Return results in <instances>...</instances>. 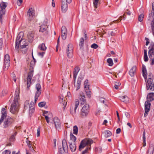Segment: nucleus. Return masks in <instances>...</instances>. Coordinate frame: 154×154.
Returning a JSON list of instances; mask_svg holds the SVG:
<instances>
[{
	"instance_id": "obj_51",
	"label": "nucleus",
	"mask_w": 154,
	"mask_h": 154,
	"mask_svg": "<svg viewBox=\"0 0 154 154\" xmlns=\"http://www.w3.org/2000/svg\"><path fill=\"white\" fill-rule=\"evenodd\" d=\"M88 80L87 79L85 81L84 85L85 88H88V87H89V85L88 84Z\"/></svg>"
},
{
	"instance_id": "obj_32",
	"label": "nucleus",
	"mask_w": 154,
	"mask_h": 154,
	"mask_svg": "<svg viewBox=\"0 0 154 154\" xmlns=\"http://www.w3.org/2000/svg\"><path fill=\"white\" fill-rule=\"evenodd\" d=\"M84 39L82 37L79 40V45L80 47V49L82 50L83 49L84 45Z\"/></svg>"
},
{
	"instance_id": "obj_17",
	"label": "nucleus",
	"mask_w": 154,
	"mask_h": 154,
	"mask_svg": "<svg viewBox=\"0 0 154 154\" xmlns=\"http://www.w3.org/2000/svg\"><path fill=\"white\" fill-rule=\"evenodd\" d=\"M67 29L66 27L63 26L61 28L62 38V39L65 40L66 39L67 35Z\"/></svg>"
},
{
	"instance_id": "obj_27",
	"label": "nucleus",
	"mask_w": 154,
	"mask_h": 154,
	"mask_svg": "<svg viewBox=\"0 0 154 154\" xmlns=\"http://www.w3.org/2000/svg\"><path fill=\"white\" fill-rule=\"evenodd\" d=\"M120 100L125 103H127L129 102V99L128 97L126 95L122 96L119 97Z\"/></svg>"
},
{
	"instance_id": "obj_34",
	"label": "nucleus",
	"mask_w": 154,
	"mask_h": 154,
	"mask_svg": "<svg viewBox=\"0 0 154 154\" xmlns=\"http://www.w3.org/2000/svg\"><path fill=\"white\" fill-rule=\"evenodd\" d=\"M152 13H150L149 15V20L153 17V16L154 15V2L152 3Z\"/></svg>"
},
{
	"instance_id": "obj_21",
	"label": "nucleus",
	"mask_w": 154,
	"mask_h": 154,
	"mask_svg": "<svg viewBox=\"0 0 154 154\" xmlns=\"http://www.w3.org/2000/svg\"><path fill=\"white\" fill-rule=\"evenodd\" d=\"M35 88L37 90V91L35 94L38 96H40L41 93L42 89L41 87L39 84H37L35 85Z\"/></svg>"
},
{
	"instance_id": "obj_48",
	"label": "nucleus",
	"mask_w": 154,
	"mask_h": 154,
	"mask_svg": "<svg viewBox=\"0 0 154 154\" xmlns=\"http://www.w3.org/2000/svg\"><path fill=\"white\" fill-rule=\"evenodd\" d=\"M144 17V15L143 14H140L138 17V20L139 21L141 22L143 21V18Z\"/></svg>"
},
{
	"instance_id": "obj_41",
	"label": "nucleus",
	"mask_w": 154,
	"mask_h": 154,
	"mask_svg": "<svg viewBox=\"0 0 154 154\" xmlns=\"http://www.w3.org/2000/svg\"><path fill=\"white\" fill-rule=\"evenodd\" d=\"M147 51L146 50H145L144 51V61L145 62L148 61V58L147 55Z\"/></svg>"
},
{
	"instance_id": "obj_14",
	"label": "nucleus",
	"mask_w": 154,
	"mask_h": 154,
	"mask_svg": "<svg viewBox=\"0 0 154 154\" xmlns=\"http://www.w3.org/2000/svg\"><path fill=\"white\" fill-rule=\"evenodd\" d=\"M35 111L34 104L33 102H31L29 105V115L31 116Z\"/></svg>"
},
{
	"instance_id": "obj_18",
	"label": "nucleus",
	"mask_w": 154,
	"mask_h": 154,
	"mask_svg": "<svg viewBox=\"0 0 154 154\" xmlns=\"http://www.w3.org/2000/svg\"><path fill=\"white\" fill-rule=\"evenodd\" d=\"M53 120L54 122L56 128L57 129H60V123L59 119L57 117H55L54 118Z\"/></svg>"
},
{
	"instance_id": "obj_59",
	"label": "nucleus",
	"mask_w": 154,
	"mask_h": 154,
	"mask_svg": "<svg viewBox=\"0 0 154 154\" xmlns=\"http://www.w3.org/2000/svg\"><path fill=\"white\" fill-rule=\"evenodd\" d=\"M40 128H38L37 130V136L38 137L40 136Z\"/></svg>"
},
{
	"instance_id": "obj_31",
	"label": "nucleus",
	"mask_w": 154,
	"mask_h": 154,
	"mask_svg": "<svg viewBox=\"0 0 154 154\" xmlns=\"http://www.w3.org/2000/svg\"><path fill=\"white\" fill-rule=\"evenodd\" d=\"M1 112L2 115L1 118H2V119L3 118L4 119L6 117L7 115V112L6 109L4 108H2Z\"/></svg>"
},
{
	"instance_id": "obj_63",
	"label": "nucleus",
	"mask_w": 154,
	"mask_h": 154,
	"mask_svg": "<svg viewBox=\"0 0 154 154\" xmlns=\"http://www.w3.org/2000/svg\"><path fill=\"white\" fill-rule=\"evenodd\" d=\"M100 102L103 103H104L105 102V99L103 97H101L100 99Z\"/></svg>"
},
{
	"instance_id": "obj_53",
	"label": "nucleus",
	"mask_w": 154,
	"mask_h": 154,
	"mask_svg": "<svg viewBox=\"0 0 154 154\" xmlns=\"http://www.w3.org/2000/svg\"><path fill=\"white\" fill-rule=\"evenodd\" d=\"M98 47V46L95 43H94L91 46V47L94 49H96Z\"/></svg>"
},
{
	"instance_id": "obj_13",
	"label": "nucleus",
	"mask_w": 154,
	"mask_h": 154,
	"mask_svg": "<svg viewBox=\"0 0 154 154\" xmlns=\"http://www.w3.org/2000/svg\"><path fill=\"white\" fill-rule=\"evenodd\" d=\"M13 122V119L12 118H10L6 119L4 121L3 125V128H8L11 125Z\"/></svg>"
},
{
	"instance_id": "obj_43",
	"label": "nucleus",
	"mask_w": 154,
	"mask_h": 154,
	"mask_svg": "<svg viewBox=\"0 0 154 154\" xmlns=\"http://www.w3.org/2000/svg\"><path fill=\"white\" fill-rule=\"evenodd\" d=\"M70 136L71 140L73 141L74 143H75L76 140V137L72 133H70Z\"/></svg>"
},
{
	"instance_id": "obj_38",
	"label": "nucleus",
	"mask_w": 154,
	"mask_h": 154,
	"mask_svg": "<svg viewBox=\"0 0 154 154\" xmlns=\"http://www.w3.org/2000/svg\"><path fill=\"white\" fill-rule=\"evenodd\" d=\"M151 25L152 33L154 36V18L151 21Z\"/></svg>"
},
{
	"instance_id": "obj_10",
	"label": "nucleus",
	"mask_w": 154,
	"mask_h": 154,
	"mask_svg": "<svg viewBox=\"0 0 154 154\" xmlns=\"http://www.w3.org/2000/svg\"><path fill=\"white\" fill-rule=\"evenodd\" d=\"M33 74V70H31L28 75L27 82V89H29L31 84V82Z\"/></svg>"
},
{
	"instance_id": "obj_44",
	"label": "nucleus",
	"mask_w": 154,
	"mask_h": 154,
	"mask_svg": "<svg viewBox=\"0 0 154 154\" xmlns=\"http://www.w3.org/2000/svg\"><path fill=\"white\" fill-rule=\"evenodd\" d=\"M107 62L109 64L108 65L110 66H112L113 64L112 60L111 58L108 59L107 60Z\"/></svg>"
},
{
	"instance_id": "obj_39",
	"label": "nucleus",
	"mask_w": 154,
	"mask_h": 154,
	"mask_svg": "<svg viewBox=\"0 0 154 154\" xmlns=\"http://www.w3.org/2000/svg\"><path fill=\"white\" fill-rule=\"evenodd\" d=\"M39 48L41 50H45L46 49V48L45 47V44L44 43H42L41 45L39 46Z\"/></svg>"
},
{
	"instance_id": "obj_60",
	"label": "nucleus",
	"mask_w": 154,
	"mask_h": 154,
	"mask_svg": "<svg viewBox=\"0 0 154 154\" xmlns=\"http://www.w3.org/2000/svg\"><path fill=\"white\" fill-rule=\"evenodd\" d=\"M22 2L23 0H18L17 1V4L19 6L21 5Z\"/></svg>"
},
{
	"instance_id": "obj_5",
	"label": "nucleus",
	"mask_w": 154,
	"mask_h": 154,
	"mask_svg": "<svg viewBox=\"0 0 154 154\" xmlns=\"http://www.w3.org/2000/svg\"><path fill=\"white\" fill-rule=\"evenodd\" d=\"M90 110L89 106L88 104H85L82 107L81 112V116L82 118L86 117L88 114Z\"/></svg>"
},
{
	"instance_id": "obj_52",
	"label": "nucleus",
	"mask_w": 154,
	"mask_h": 154,
	"mask_svg": "<svg viewBox=\"0 0 154 154\" xmlns=\"http://www.w3.org/2000/svg\"><path fill=\"white\" fill-rule=\"evenodd\" d=\"M117 32V30L115 29H114L112 31L110 32V35L111 36H114L116 35V33Z\"/></svg>"
},
{
	"instance_id": "obj_19",
	"label": "nucleus",
	"mask_w": 154,
	"mask_h": 154,
	"mask_svg": "<svg viewBox=\"0 0 154 154\" xmlns=\"http://www.w3.org/2000/svg\"><path fill=\"white\" fill-rule=\"evenodd\" d=\"M9 58L10 57L8 54H7L5 55L4 60L5 66V67L8 68L10 66V60Z\"/></svg>"
},
{
	"instance_id": "obj_46",
	"label": "nucleus",
	"mask_w": 154,
	"mask_h": 154,
	"mask_svg": "<svg viewBox=\"0 0 154 154\" xmlns=\"http://www.w3.org/2000/svg\"><path fill=\"white\" fill-rule=\"evenodd\" d=\"M102 151V148L100 147L96 148L95 149V151L96 153H100Z\"/></svg>"
},
{
	"instance_id": "obj_45",
	"label": "nucleus",
	"mask_w": 154,
	"mask_h": 154,
	"mask_svg": "<svg viewBox=\"0 0 154 154\" xmlns=\"http://www.w3.org/2000/svg\"><path fill=\"white\" fill-rule=\"evenodd\" d=\"M99 0H93V5L94 8H97V6L99 5Z\"/></svg>"
},
{
	"instance_id": "obj_36",
	"label": "nucleus",
	"mask_w": 154,
	"mask_h": 154,
	"mask_svg": "<svg viewBox=\"0 0 154 154\" xmlns=\"http://www.w3.org/2000/svg\"><path fill=\"white\" fill-rule=\"evenodd\" d=\"M79 98L80 100L83 102V104L85 103H86L85 97L83 94H82L80 95Z\"/></svg>"
},
{
	"instance_id": "obj_42",
	"label": "nucleus",
	"mask_w": 154,
	"mask_h": 154,
	"mask_svg": "<svg viewBox=\"0 0 154 154\" xmlns=\"http://www.w3.org/2000/svg\"><path fill=\"white\" fill-rule=\"evenodd\" d=\"M89 87L88 88H85V91L86 92L87 95L88 96L90 97L91 96V92L90 91V90L89 89Z\"/></svg>"
},
{
	"instance_id": "obj_61",
	"label": "nucleus",
	"mask_w": 154,
	"mask_h": 154,
	"mask_svg": "<svg viewBox=\"0 0 154 154\" xmlns=\"http://www.w3.org/2000/svg\"><path fill=\"white\" fill-rule=\"evenodd\" d=\"M15 139V136L14 135H12L11 136L10 138V140L11 141H14Z\"/></svg>"
},
{
	"instance_id": "obj_12",
	"label": "nucleus",
	"mask_w": 154,
	"mask_h": 154,
	"mask_svg": "<svg viewBox=\"0 0 154 154\" xmlns=\"http://www.w3.org/2000/svg\"><path fill=\"white\" fill-rule=\"evenodd\" d=\"M35 13L34 9L31 8L29 9L27 12V15L29 17L30 20H32L35 17Z\"/></svg>"
},
{
	"instance_id": "obj_9",
	"label": "nucleus",
	"mask_w": 154,
	"mask_h": 154,
	"mask_svg": "<svg viewBox=\"0 0 154 154\" xmlns=\"http://www.w3.org/2000/svg\"><path fill=\"white\" fill-rule=\"evenodd\" d=\"M67 56L69 58H71L72 57L73 47L72 44H69L66 50Z\"/></svg>"
},
{
	"instance_id": "obj_55",
	"label": "nucleus",
	"mask_w": 154,
	"mask_h": 154,
	"mask_svg": "<svg viewBox=\"0 0 154 154\" xmlns=\"http://www.w3.org/2000/svg\"><path fill=\"white\" fill-rule=\"evenodd\" d=\"M146 132L145 130L143 131V140H146V136H145Z\"/></svg>"
},
{
	"instance_id": "obj_40",
	"label": "nucleus",
	"mask_w": 154,
	"mask_h": 154,
	"mask_svg": "<svg viewBox=\"0 0 154 154\" xmlns=\"http://www.w3.org/2000/svg\"><path fill=\"white\" fill-rule=\"evenodd\" d=\"M78 128L76 125L74 126L73 129V133L75 135H77L78 132Z\"/></svg>"
},
{
	"instance_id": "obj_23",
	"label": "nucleus",
	"mask_w": 154,
	"mask_h": 154,
	"mask_svg": "<svg viewBox=\"0 0 154 154\" xmlns=\"http://www.w3.org/2000/svg\"><path fill=\"white\" fill-rule=\"evenodd\" d=\"M154 151V145L152 143L150 144L148 150L147 151V154H153Z\"/></svg>"
},
{
	"instance_id": "obj_16",
	"label": "nucleus",
	"mask_w": 154,
	"mask_h": 154,
	"mask_svg": "<svg viewBox=\"0 0 154 154\" xmlns=\"http://www.w3.org/2000/svg\"><path fill=\"white\" fill-rule=\"evenodd\" d=\"M74 104V108L72 106L70 108V112L72 114L75 113L76 109L79 105V102L78 100H76Z\"/></svg>"
},
{
	"instance_id": "obj_30",
	"label": "nucleus",
	"mask_w": 154,
	"mask_h": 154,
	"mask_svg": "<svg viewBox=\"0 0 154 154\" xmlns=\"http://www.w3.org/2000/svg\"><path fill=\"white\" fill-rule=\"evenodd\" d=\"M69 147L71 151L72 152L75 151L76 149V147L75 143H74L73 144H72L69 143Z\"/></svg>"
},
{
	"instance_id": "obj_47",
	"label": "nucleus",
	"mask_w": 154,
	"mask_h": 154,
	"mask_svg": "<svg viewBox=\"0 0 154 154\" xmlns=\"http://www.w3.org/2000/svg\"><path fill=\"white\" fill-rule=\"evenodd\" d=\"M91 149V147L88 146L83 151L81 154H85L86 153L88 152V151Z\"/></svg>"
},
{
	"instance_id": "obj_35",
	"label": "nucleus",
	"mask_w": 154,
	"mask_h": 154,
	"mask_svg": "<svg viewBox=\"0 0 154 154\" xmlns=\"http://www.w3.org/2000/svg\"><path fill=\"white\" fill-rule=\"evenodd\" d=\"M62 145L63 149L64 151H65V148L68 147V146L66 140L65 139H63L62 141Z\"/></svg>"
},
{
	"instance_id": "obj_22",
	"label": "nucleus",
	"mask_w": 154,
	"mask_h": 154,
	"mask_svg": "<svg viewBox=\"0 0 154 154\" xmlns=\"http://www.w3.org/2000/svg\"><path fill=\"white\" fill-rule=\"evenodd\" d=\"M82 80L81 78L79 77L77 81L76 84L75 83V82H74V86L76 88V91L78 90L80 88L81 83Z\"/></svg>"
},
{
	"instance_id": "obj_57",
	"label": "nucleus",
	"mask_w": 154,
	"mask_h": 154,
	"mask_svg": "<svg viewBox=\"0 0 154 154\" xmlns=\"http://www.w3.org/2000/svg\"><path fill=\"white\" fill-rule=\"evenodd\" d=\"M39 96H38L37 95H36V94H35V100H34V104L36 103L37 100L38 99V97Z\"/></svg>"
},
{
	"instance_id": "obj_15",
	"label": "nucleus",
	"mask_w": 154,
	"mask_h": 154,
	"mask_svg": "<svg viewBox=\"0 0 154 154\" xmlns=\"http://www.w3.org/2000/svg\"><path fill=\"white\" fill-rule=\"evenodd\" d=\"M62 11L63 13H65L68 10L67 3L65 1V0L62 1L61 4Z\"/></svg>"
},
{
	"instance_id": "obj_20",
	"label": "nucleus",
	"mask_w": 154,
	"mask_h": 154,
	"mask_svg": "<svg viewBox=\"0 0 154 154\" xmlns=\"http://www.w3.org/2000/svg\"><path fill=\"white\" fill-rule=\"evenodd\" d=\"M23 33L22 32H20L18 34L16 40V46L17 45V48H18V47L17 46V45L19 42L21 40H23L24 38H23Z\"/></svg>"
},
{
	"instance_id": "obj_8",
	"label": "nucleus",
	"mask_w": 154,
	"mask_h": 154,
	"mask_svg": "<svg viewBox=\"0 0 154 154\" xmlns=\"http://www.w3.org/2000/svg\"><path fill=\"white\" fill-rule=\"evenodd\" d=\"M47 20H46L43 22L42 24L40 26L39 32H44L45 34H48V31L47 29L48 28V27L47 26Z\"/></svg>"
},
{
	"instance_id": "obj_50",
	"label": "nucleus",
	"mask_w": 154,
	"mask_h": 154,
	"mask_svg": "<svg viewBox=\"0 0 154 154\" xmlns=\"http://www.w3.org/2000/svg\"><path fill=\"white\" fill-rule=\"evenodd\" d=\"M46 102H42L38 104V106L40 107H42L44 106Z\"/></svg>"
},
{
	"instance_id": "obj_54",
	"label": "nucleus",
	"mask_w": 154,
	"mask_h": 154,
	"mask_svg": "<svg viewBox=\"0 0 154 154\" xmlns=\"http://www.w3.org/2000/svg\"><path fill=\"white\" fill-rule=\"evenodd\" d=\"M10 153L11 152L7 150H6L2 153V154H10Z\"/></svg>"
},
{
	"instance_id": "obj_25",
	"label": "nucleus",
	"mask_w": 154,
	"mask_h": 154,
	"mask_svg": "<svg viewBox=\"0 0 154 154\" xmlns=\"http://www.w3.org/2000/svg\"><path fill=\"white\" fill-rule=\"evenodd\" d=\"M34 33L33 32H28L27 36L30 42H31L34 39Z\"/></svg>"
},
{
	"instance_id": "obj_2",
	"label": "nucleus",
	"mask_w": 154,
	"mask_h": 154,
	"mask_svg": "<svg viewBox=\"0 0 154 154\" xmlns=\"http://www.w3.org/2000/svg\"><path fill=\"white\" fill-rule=\"evenodd\" d=\"M26 40L23 39V40L19 42L17 45V46L18 48H17V45L16 46V43H15V50L17 52H19V46L20 45V49L21 51L23 53H25L27 51L28 48L27 47L28 46V44L26 42Z\"/></svg>"
},
{
	"instance_id": "obj_28",
	"label": "nucleus",
	"mask_w": 154,
	"mask_h": 154,
	"mask_svg": "<svg viewBox=\"0 0 154 154\" xmlns=\"http://www.w3.org/2000/svg\"><path fill=\"white\" fill-rule=\"evenodd\" d=\"M79 70V68L78 67H76L74 69L73 72V78L75 82V81L77 75Z\"/></svg>"
},
{
	"instance_id": "obj_3",
	"label": "nucleus",
	"mask_w": 154,
	"mask_h": 154,
	"mask_svg": "<svg viewBox=\"0 0 154 154\" xmlns=\"http://www.w3.org/2000/svg\"><path fill=\"white\" fill-rule=\"evenodd\" d=\"M148 55L151 61L150 64H154V43L151 42L149 48Z\"/></svg>"
},
{
	"instance_id": "obj_58",
	"label": "nucleus",
	"mask_w": 154,
	"mask_h": 154,
	"mask_svg": "<svg viewBox=\"0 0 154 154\" xmlns=\"http://www.w3.org/2000/svg\"><path fill=\"white\" fill-rule=\"evenodd\" d=\"M125 13H126L128 15H130L131 14V12L128 9H127L125 12Z\"/></svg>"
},
{
	"instance_id": "obj_56",
	"label": "nucleus",
	"mask_w": 154,
	"mask_h": 154,
	"mask_svg": "<svg viewBox=\"0 0 154 154\" xmlns=\"http://www.w3.org/2000/svg\"><path fill=\"white\" fill-rule=\"evenodd\" d=\"M43 116L45 117L46 121L48 123H49V118L48 116H46L45 115H43Z\"/></svg>"
},
{
	"instance_id": "obj_33",
	"label": "nucleus",
	"mask_w": 154,
	"mask_h": 154,
	"mask_svg": "<svg viewBox=\"0 0 154 154\" xmlns=\"http://www.w3.org/2000/svg\"><path fill=\"white\" fill-rule=\"evenodd\" d=\"M19 89H17L15 92V95L14 99V100L17 101L19 98Z\"/></svg>"
},
{
	"instance_id": "obj_11",
	"label": "nucleus",
	"mask_w": 154,
	"mask_h": 154,
	"mask_svg": "<svg viewBox=\"0 0 154 154\" xmlns=\"http://www.w3.org/2000/svg\"><path fill=\"white\" fill-rule=\"evenodd\" d=\"M151 103L148 100L146 101L145 103V113L144 117H145L148 114V112L150 110Z\"/></svg>"
},
{
	"instance_id": "obj_1",
	"label": "nucleus",
	"mask_w": 154,
	"mask_h": 154,
	"mask_svg": "<svg viewBox=\"0 0 154 154\" xmlns=\"http://www.w3.org/2000/svg\"><path fill=\"white\" fill-rule=\"evenodd\" d=\"M142 75L145 82H146V87L147 90L153 91H154V76L150 72L149 73L148 78L147 79V73L146 67L143 65L142 67Z\"/></svg>"
},
{
	"instance_id": "obj_26",
	"label": "nucleus",
	"mask_w": 154,
	"mask_h": 154,
	"mask_svg": "<svg viewBox=\"0 0 154 154\" xmlns=\"http://www.w3.org/2000/svg\"><path fill=\"white\" fill-rule=\"evenodd\" d=\"M148 101H151L154 100V93H150L148 94L147 97Z\"/></svg>"
},
{
	"instance_id": "obj_64",
	"label": "nucleus",
	"mask_w": 154,
	"mask_h": 154,
	"mask_svg": "<svg viewBox=\"0 0 154 154\" xmlns=\"http://www.w3.org/2000/svg\"><path fill=\"white\" fill-rule=\"evenodd\" d=\"M121 131V129L120 128H117L116 130V133L117 134L120 133Z\"/></svg>"
},
{
	"instance_id": "obj_29",
	"label": "nucleus",
	"mask_w": 154,
	"mask_h": 154,
	"mask_svg": "<svg viewBox=\"0 0 154 154\" xmlns=\"http://www.w3.org/2000/svg\"><path fill=\"white\" fill-rule=\"evenodd\" d=\"M136 69V66H134L130 70L129 72V74L131 77H134V74L135 72Z\"/></svg>"
},
{
	"instance_id": "obj_6",
	"label": "nucleus",
	"mask_w": 154,
	"mask_h": 154,
	"mask_svg": "<svg viewBox=\"0 0 154 154\" xmlns=\"http://www.w3.org/2000/svg\"><path fill=\"white\" fill-rule=\"evenodd\" d=\"M8 5L7 2H2L0 4V18H2V16L5 13V8Z\"/></svg>"
},
{
	"instance_id": "obj_62",
	"label": "nucleus",
	"mask_w": 154,
	"mask_h": 154,
	"mask_svg": "<svg viewBox=\"0 0 154 154\" xmlns=\"http://www.w3.org/2000/svg\"><path fill=\"white\" fill-rule=\"evenodd\" d=\"M28 146L29 148L31 150H34V149L33 148V147L32 146V144H29Z\"/></svg>"
},
{
	"instance_id": "obj_4",
	"label": "nucleus",
	"mask_w": 154,
	"mask_h": 154,
	"mask_svg": "<svg viewBox=\"0 0 154 154\" xmlns=\"http://www.w3.org/2000/svg\"><path fill=\"white\" fill-rule=\"evenodd\" d=\"M93 143V140L90 139H85L83 140L80 143L79 148V150L81 151L88 145L90 146Z\"/></svg>"
},
{
	"instance_id": "obj_7",
	"label": "nucleus",
	"mask_w": 154,
	"mask_h": 154,
	"mask_svg": "<svg viewBox=\"0 0 154 154\" xmlns=\"http://www.w3.org/2000/svg\"><path fill=\"white\" fill-rule=\"evenodd\" d=\"M18 103L17 101L14 100L10 109V112L12 113H15L18 110Z\"/></svg>"
},
{
	"instance_id": "obj_24",
	"label": "nucleus",
	"mask_w": 154,
	"mask_h": 154,
	"mask_svg": "<svg viewBox=\"0 0 154 154\" xmlns=\"http://www.w3.org/2000/svg\"><path fill=\"white\" fill-rule=\"evenodd\" d=\"M59 102L60 103L63 104V109L64 110L66 105L67 102L65 101V100H63V96L59 97Z\"/></svg>"
},
{
	"instance_id": "obj_37",
	"label": "nucleus",
	"mask_w": 154,
	"mask_h": 154,
	"mask_svg": "<svg viewBox=\"0 0 154 154\" xmlns=\"http://www.w3.org/2000/svg\"><path fill=\"white\" fill-rule=\"evenodd\" d=\"M104 136L106 137H107L110 136L112 135L111 132L109 131H106L104 132Z\"/></svg>"
},
{
	"instance_id": "obj_49",
	"label": "nucleus",
	"mask_w": 154,
	"mask_h": 154,
	"mask_svg": "<svg viewBox=\"0 0 154 154\" xmlns=\"http://www.w3.org/2000/svg\"><path fill=\"white\" fill-rule=\"evenodd\" d=\"M29 100H26L25 101V103H24V107L25 109H26H26H27V108L28 106L29 105Z\"/></svg>"
}]
</instances>
